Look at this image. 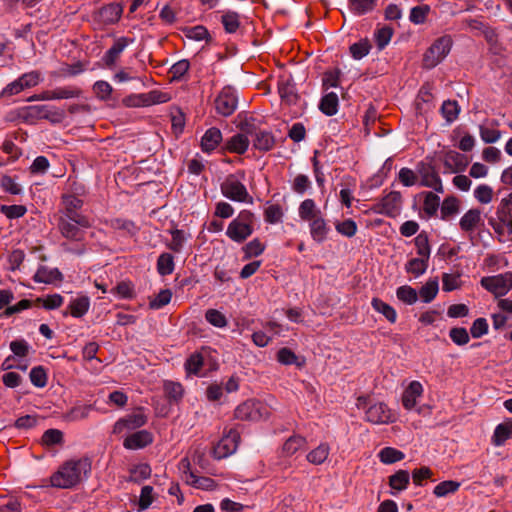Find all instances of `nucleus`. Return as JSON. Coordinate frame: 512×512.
Segmentation results:
<instances>
[{
  "label": "nucleus",
  "instance_id": "61",
  "mask_svg": "<svg viewBox=\"0 0 512 512\" xmlns=\"http://www.w3.org/2000/svg\"><path fill=\"white\" fill-rule=\"evenodd\" d=\"M430 12L428 5H418L411 9L409 20L414 24H423Z\"/></svg>",
  "mask_w": 512,
  "mask_h": 512
},
{
  "label": "nucleus",
  "instance_id": "3",
  "mask_svg": "<svg viewBox=\"0 0 512 512\" xmlns=\"http://www.w3.org/2000/svg\"><path fill=\"white\" fill-rule=\"evenodd\" d=\"M244 180L245 172L243 170L226 176L220 185L222 195L235 202L252 203L253 197L249 194Z\"/></svg>",
  "mask_w": 512,
  "mask_h": 512
},
{
  "label": "nucleus",
  "instance_id": "50",
  "mask_svg": "<svg viewBox=\"0 0 512 512\" xmlns=\"http://www.w3.org/2000/svg\"><path fill=\"white\" fill-rule=\"evenodd\" d=\"M460 112L459 105L455 100L444 101L441 106L442 116L448 123H452L458 118Z\"/></svg>",
  "mask_w": 512,
  "mask_h": 512
},
{
  "label": "nucleus",
  "instance_id": "29",
  "mask_svg": "<svg viewBox=\"0 0 512 512\" xmlns=\"http://www.w3.org/2000/svg\"><path fill=\"white\" fill-rule=\"evenodd\" d=\"M169 233L171 235V241L167 243V248L175 253H180L187 240L190 238V235L184 230L177 228L171 229Z\"/></svg>",
  "mask_w": 512,
  "mask_h": 512
},
{
  "label": "nucleus",
  "instance_id": "4",
  "mask_svg": "<svg viewBox=\"0 0 512 512\" xmlns=\"http://www.w3.org/2000/svg\"><path fill=\"white\" fill-rule=\"evenodd\" d=\"M255 215L250 210H241L228 225L226 235L236 243H243L254 232Z\"/></svg>",
  "mask_w": 512,
  "mask_h": 512
},
{
  "label": "nucleus",
  "instance_id": "20",
  "mask_svg": "<svg viewBox=\"0 0 512 512\" xmlns=\"http://www.w3.org/2000/svg\"><path fill=\"white\" fill-rule=\"evenodd\" d=\"M133 43L134 38L125 36L117 38L104 55V61L106 65L113 67L125 48Z\"/></svg>",
  "mask_w": 512,
  "mask_h": 512
},
{
  "label": "nucleus",
  "instance_id": "45",
  "mask_svg": "<svg viewBox=\"0 0 512 512\" xmlns=\"http://www.w3.org/2000/svg\"><path fill=\"white\" fill-rule=\"evenodd\" d=\"M428 261L429 259L423 257L412 258L406 263V271L414 275V277H419L426 272Z\"/></svg>",
  "mask_w": 512,
  "mask_h": 512
},
{
  "label": "nucleus",
  "instance_id": "40",
  "mask_svg": "<svg viewBox=\"0 0 512 512\" xmlns=\"http://www.w3.org/2000/svg\"><path fill=\"white\" fill-rule=\"evenodd\" d=\"M278 93L281 99L288 104H294L298 99L294 84L287 80L279 82Z\"/></svg>",
  "mask_w": 512,
  "mask_h": 512
},
{
  "label": "nucleus",
  "instance_id": "24",
  "mask_svg": "<svg viewBox=\"0 0 512 512\" xmlns=\"http://www.w3.org/2000/svg\"><path fill=\"white\" fill-rule=\"evenodd\" d=\"M298 214L301 220L310 222L314 219H317L322 215L321 210L317 207L315 201L313 199H305L302 201L298 208Z\"/></svg>",
  "mask_w": 512,
  "mask_h": 512
},
{
  "label": "nucleus",
  "instance_id": "49",
  "mask_svg": "<svg viewBox=\"0 0 512 512\" xmlns=\"http://www.w3.org/2000/svg\"><path fill=\"white\" fill-rule=\"evenodd\" d=\"M371 48H372V45H371L370 41L367 38H365V39H361L360 41L352 44L350 46L349 50H350L351 56L355 60H360L363 57H365L366 55H368Z\"/></svg>",
  "mask_w": 512,
  "mask_h": 512
},
{
  "label": "nucleus",
  "instance_id": "30",
  "mask_svg": "<svg viewBox=\"0 0 512 512\" xmlns=\"http://www.w3.org/2000/svg\"><path fill=\"white\" fill-rule=\"evenodd\" d=\"M339 99L336 93L329 92L325 94L319 103L320 111L327 115L333 116L338 112Z\"/></svg>",
  "mask_w": 512,
  "mask_h": 512
},
{
  "label": "nucleus",
  "instance_id": "44",
  "mask_svg": "<svg viewBox=\"0 0 512 512\" xmlns=\"http://www.w3.org/2000/svg\"><path fill=\"white\" fill-rule=\"evenodd\" d=\"M163 389L167 398L174 402L180 401L184 394V388L179 382L167 380L164 382Z\"/></svg>",
  "mask_w": 512,
  "mask_h": 512
},
{
  "label": "nucleus",
  "instance_id": "27",
  "mask_svg": "<svg viewBox=\"0 0 512 512\" xmlns=\"http://www.w3.org/2000/svg\"><path fill=\"white\" fill-rule=\"evenodd\" d=\"M512 438V419H508L496 426L492 442L496 446L503 445L508 439Z\"/></svg>",
  "mask_w": 512,
  "mask_h": 512
},
{
  "label": "nucleus",
  "instance_id": "19",
  "mask_svg": "<svg viewBox=\"0 0 512 512\" xmlns=\"http://www.w3.org/2000/svg\"><path fill=\"white\" fill-rule=\"evenodd\" d=\"M154 440L153 434L148 430H139L129 434L123 441L124 448L128 450L143 449Z\"/></svg>",
  "mask_w": 512,
  "mask_h": 512
},
{
  "label": "nucleus",
  "instance_id": "56",
  "mask_svg": "<svg viewBox=\"0 0 512 512\" xmlns=\"http://www.w3.org/2000/svg\"><path fill=\"white\" fill-rule=\"evenodd\" d=\"M335 229L342 236L352 238L353 236L356 235L358 227L354 220L345 219L341 222H337L335 224Z\"/></svg>",
  "mask_w": 512,
  "mask_h": 512
},
{
  "label": "nucleus",
  "instance_id": "13",
  "mask_svg": "<svg viewBox=\"0 0 512 512\" xmlns=\"http://www.w3.org/2000/svg\"><path fill=\"white\" fill-rule=\"evenodd\" d=\"M123 13L122 6L118 3H109L93 14V21L99 28L116 24Z\"/></svg>",
  "mask_w": 512,
  "mask_h": 512
},
{
  "label": "nucleus",
  "instance_id": "12",
  "mask_svg": "<svg viewBox=\"0 0 512 512\" xmlns=\"http://www.w3.org/2000/svg\"><path fill=\"white\" fill-rule=\"evenodd\" d=\"M239 442V432L236 429H229V431L226 432L223 435V437L218 441V443L214 446V458L220 460L232 455L237 450Z\"/></svg>",
  "mask_w": 512,
  "mask_h": 512
},
{
  "label": "nucleus",
  "instance_id": "18",
  "mask_svg": "<svg viewBox=\"0 0 512 512\" xmlns=\"http://www.w3.org/2000/svg\"><path fill=\"white\" fill-rule=\"evenodd\" d=\"M468 159L465 155L449 150L443 156V165L447 173H459L465 171L468 166Z\"/></svg>",
  "mask_w": 512,
  "mask_h": 512
},
{
  "label": "nucleus",
  "instance_id": "11",
  "mask_svg": "<svg viewBox=\"0 0 512 512\" xmlns=\"http://www.w3.org/2000/svg\"><path fill=\"white\" fill-rule=\"evenodd\" d=\"M489 224L499 236L506 233L512 234V209L509 208L506 201H500L496 210V217L489 219Z\"/></svg>",
  "mask_w": 512,
  "mask_h": 512
},
{
  "label": "nucleus",
  "instance_id": "36",
  "mask_svg": "<svg viewBox=\"0 0 512 512\" xmlns=\"http://www.w3.org/2000/svg\"><path fill=\"white\" fill-rule=\"evenodd\" d=\"M186 481L195 488L211 491L217 486L214 479L205 476H196L193 472H189Z\"/></svg>",
  "mask_w": 512,
  "mask_h": 512
},
{
  "label": "nucleus",
  "instance_id": "26",
  "mask_svg": "<svg viewBox=\"0 0 512 512\" xmlns=\"http://www.w3.org/2000/svg\"><path fill=\"white\" fill-rule=\"evenodd\" d=\"M249 147V140L244 134H236L225 143V150L230 153L244 154Z\"/></svg>",
  "mask_w": 512,
  "mask_h": 512
},
{
  "label": "nucleus",
  "instance_id": "48",
  "mask_svg": "<svg viewBox=\"0 0 512 512\" xmlns=\"http://www.w3.org/2000/svg\"><path fill=\"white\" fill-rule=\"evenodd\" d=\"M204 364V358L201 353L195 352L189 356L184 366L188 375H198Z\"/></svg>",
  "mask_w": 512,
  "mask_h": 512
},
{
  "label": "nucleus",
  "instance_id": "62",
  "mask_svg": "<svg viewBox=\"0 0 512 512\" xmlns=\"http://www.w3.org/2000/svg\"><path fill=\"white\" fill-rule=\"evenodd\" d=\"M153 487L150 485L143 486L141 489L139 501H138V511H144L153 503L154 495H153Z\"/></svg>",
  "mask_w": 512,
  "mask_h": 512
},
{
  "label": "nucleus",
  "instance_id": "16",
  "mask_svg": "<svg viewBox=\"0 0 512 512\" xmlns=\"http://www.w3.org/2000/svg\"><path fill=\"white\" fill-rule=\"evenodd\" d=\"M417 171L421 179V186L432 188L437 193L444 192L442 180L433 166L420 163Z\"/></svg>",
  "mask_w": 512,
  "mask_h": 512
},
{
  "label": "nucleus",
  "instance_id": "8",
  "mask_svg": "<svg viewBox=\"0 0 512 512\" xmlns=\"http://www.w3.org/2000/svg\"><path fill=\"white\" fill-rule=\"evenodd\" d=\"M402 203L403 200L401 193L398 191H391L374 204L371 210L374 213L395 218L401 213Z\"/></svg>",
  "mask_w": 512,
  "mask_h": 512
},
{
  "label": "nucleus",
  "instance_id": "38",
  "mask_svg": "<svg viewBox=\"0 0 512 512\" xmlns=\"http://www.w3.org/2000/svg\"><path fill=\"white\" fill-rule=\"evenodd\" d=\"M371 305L376 312L381 313L390 323L396 322L397 313L391 305L379 298H373Z\"/></svg>",
  "mask_w": 512,
  "mask_h": 512
},
{
  "label": "nucleus",
  "instance_id": "51",
  "mask_svg": "<svg viewBox=\"0 0 512 512\" xmlns=\"http://www.w3.org/2000/svg\"><path fill=\"white\" fill-rule=\"evenodd\" d=\"M415 247L419 257L430 258V245L428 235L425 232L419 233L414 239Z\"/></svg>",
  "mask_w": 512,
  "mask_h": 512
},
{
  "label": "nucleus",
  "instance_id": "32",
  "mask_svg": "<svg viewBox=\"0 0 512 512\" xmlns=\"http://www.w3.org/2000/svg\"><path fill=\"white\" fill-rule=\"evenodd\" d=\"M307 445V440L305 437L300 435H292L290 436L282 446V453L285 456H292L297 451L303 449Z\"/></svg>",
  "mask_w": 512,
  "mask_h": 512
},
{
  "label": "nucleus",
  "instance_id": "52",
  "mask_svg": "<svg viewBox=\"0 0 512 512\" xmlns=\"http://www.w3.org/2000/svg\"><path fill=\"white\" fill-rule=\"evenodd\" d=\"M396 296L400 301L408 305L414 304L418 299L417 291L409 285L400 286L396 290Z\"/></svg>",
  "mask_w": 512,
  "mask_h": 512
},
{
  "label": "nucleus",
  "instance_id": "63",
  "mask_svg": "<svg viewBox=\"0 0 512 512\" xmlns=\"http://www.w3.org/2000/svg\"><path fill=\"white\" fill-rule=\"evenodd\" d=\"M475 199L481 204H488L493 199V189L487 184H481L474 190Z\"/></svg>",
  "mask_w": 512,
  "mask_h": 512
},
{
  "label": "nucleus",
  "instance_id": "15",
  "mask_svg": "<svg viewBox=\"0 0 512 512\" xmlns=\"http://www.w3.org/2000/svg\"><path fill=\"white\" fill-rule=\"evenodd\" d=\"M365 420L372 424H389L395 421V415L385 403L377 402L366 409Z\"/></svg>",
  "mask_w": 512,
  "mask_h": 512
},
{
  "label": "nucleus",
  "instance_id": "33",
  "mask_svg": "<svg viewBox=\"0 0 512 512\" xmlns=\"http://www.w3.org/2000/svg\"><path fill=\"white\" fill-rule=\"evenodd\" d=\"M93 409L94 407L91 404H78L68 410L64 417L70 422L84 420L89 417Z\"/></svg>",
  "mask_w": 512,
  "mask_h": 512
},
{
  "label": "nucleus",
  "instance_id": "6",
  "mask_svg": "<svg viewBox=\"0 0 512 512\" xmlns=\"http://www.w3.org/2000/svg\"><path fill=\"white\" fill-rule=\"evenodd\" d=\"M84 201L74 194L65 193L61 196L57 219H74L81 225H86L88 216L81 212Z\"/></svg>",
  "mask_w": 512,
  "mask_h": 512
},
{
  "label": "nucleus",
  "instance_id": "42",
  "mask_svg": "<svg viewBox=\"0 0 512 512\" xmlns=\"http://www.w3.org/2000/svg\"><path fill=\"white\" fill-rule=\"evenodd\" d=\"M424 201H423V211L428 217H433L436 215L439 205L440 198L433 192H423Z\"/></svg>",
  "mask_w": 512,
  "mask_h": 512
},
{
  "label": "nucleus",
  "instance_id": "23",
  "mask_svg": "<svg viewBox=\"0 0 512 512\" xmlns=\"http://www.w3.org/2000/svg\"><path fill=\"white\" fill-rule=\"evenodd\" d=\"M308 223L311 238L317 243H323L330 232V227L324 216L314 219Z\"/></svg>",
  "mask_w": 512,
  "mask_h": 512
},
{
  "label": "nucleus",
  "instance_id": "43",
  "mask_svg": "<svg viewBox=\"0 0 512 512\" xmlns=\"http://www.w3.org/2000/svg\"><path fill=\"white\" fill-rule=\"evenodd\" d=\"M175 268L174 257L170 253H162L157 259V271L162 276L173 273Z\"/></svg>",
  "mask_w": 512,
  "mask_h": 512
},
{
  "label": "nucleus",
  "instance_id": "41",
  "mask_svg": "<svg viewBox=\"0 0 512 512\" xmlns=\"http://www.w3.org/2000/svg\"><path fill=\"white\" fill-rule=\"evenodd\" d=\"M379 460L383 464H393L405 458V454L393 447H384L378 453Z\"/></svg>",
  "mask_w": 512,
  "mask_h": 512
},
{
  "label": "nucleus",
  "instance_id": "9",
  "mask_svg": "<svg viewBox=\"0 0 512 512\" xmlns=\"http://www.w3.org/2000/svg\"><path fill=\"white\" fill-rule=\"evenodd\" d=\"M148 421L143 408H137L132 413L118 419L113 425L112 433L122 435L143 427Z\"/></svg>",
  "mask_w": 512,
  "mask_h": 512
},
{
  "label": "nucleus",
  "instance_id": "60",
  "mask_svg": "<svg viewBox=\"0 0 512 512\" xmlns=\"http://www.w3.org/2000/svg\"><path fill=\"white\" fill-rule=\"evenodd\" d=\"M283 210L279 204H270L265 208L264 219L267 223L275 224L281 221Z\"/></svg>",
  "mask_w": 512,
  "mask_h": 512
},
{
  "label": "nucleus",
  "instance_id": "58",
  "mask_svg": "<svg viewBox=\"0 0 512 512\" xmlns=\"http://www.w3.org/2000/svg\"><path fill=\"white\" fill-rule=\"evenodd\" d=\"M82 90L76 86H65L54 89L55 100L78 98Z\"/></svg>",
  "mask_w": 512,
  "mask_h": 512
},
{
  "label": "nucleus",
  "instance_id": "53",
  "mask_svg": "<svg viewBox=\"0 0 512 512\" xmlns=\"http://www.w3.org/2000/svg\"><path fill=\"white\" fill-rule=\"evenodd\" d=\"M460 487L457 481L447 480L437 484L433 490L436 497H445L448 494L455 493Z\"/></svg>",
  "mask_w": 512,
  "mask_h": 512
},
{
  "label": "nucleus",
  "instance_id": "57",
  "mask_svg": "<svg viewBox=\"0 0 512 512\" xmlns=\"http://www.w3.org/2000/svg\"><path fill=\"white\" fill-rule=\"evenodd\" d=\"M393 36V29L384 26L379 29H377L374 33L375 42L379 50L384 49L388 43L390 42L391 38Z\"/></svg>",
  "mask_w": 512,
  "mask_h": 512
},
{
  "label": "nucleus",
  "instance_id": "21",
  "mask_svg": "<svg viewBox=\"0 0 512 512\" xmlns=\"http://www.w3.org/2000/svg\"><path fill=\"white\" fill-rule=\"evenodd\" d=\"M423 391V386L419 381H411L402 394L403 407L406 410H412L417 404V399L422 396Z\"/></svg>",
  "mask_w": 512,
  "mask_h": 512
},
{
  "label": "nucleus",
  "instance_id": "28",
  "mask_svg": "<svg viewBox=\"0 0 512 512\" xmlns=\"http://www.w3.org/2000/svg\"><path fill=\"white\" fill-rule=\"evenodd\" d=\"M460 211V201L455 196L446 197L440 208L441 219L444 221L450 220L452 217L457 215Z\"/></svg>",
  "mask_w": 512,
  "mask_h": 512
},
{
  "label": "nucleus",
  "instance_id": "2",
  "mask_svg": "<svg viewBox=\"0 0 512 512\" xmlns=\"http://www.w3.org/2000/svg\"><path fill=\"white\" fill-rule=\"evenodd\" d=\"M91 227L90 219L86 218V225L78 224L74 219H57V228L63 238L68 241L79 243L77 249H71L66 244H62L65 251L76 254H83L85 247L82 242L85 240L86 229Z\"/></svg>",
  "mask_w": 512,
  "mask_h": 512
},
{
  "label": "nucleus",
  "instance_id": "39",
  "mask_svg": "<svg viewBox=\"0 0 512 512\" xmlns=\"http://www.w3.org/2000/svg\"><path fill=\"white\" fill-rule=\"evenodd\" d=\"M410 482V475L407 470H398L389 477V486L396 491L405 490Z\"/></svg>",
  "mask_w": 512,
  "mask_h": 512
},
{
  "label": "nucleus",
  "instance_id": "35",
  "mask_svg": "<svg viewBox=\"0 0 512 512\" xmlns=\"http://www.w3.org/2000/svg\"><path fill=\"white\" fill-rule=\"evenodd\" d=\"M329 453V445L327 443H320L315 449L311 450L307 454L306 459L313 465H321L327 460Z\"/></svg>",
  "mask_w": 512,
  "mask_h": 512
},
{
  "label": "nucleus",
  "instance_id": "10",
  "mask_svg": "<svg viewBox=\"0 0 512 512\" xmlns=\"http://www.w3.org/2000/svg\"><path fill=\"white\" fill-rule=\"evenodd\" d=\"M480 284L495 297L504 296L512 289V272L483 277Z\"/></svg>",
  "mask_w": 512,
  "mask_h": 512
},
{
  "label": "nucleus",
  "instance_id": "47",
  "mask_svg": "<svg viewBox=\"0 0 512 512\" xmlns=\"http://www.w3.org/2000/svg\"><path fill=\"white\" fill-rule=\"evenodd\" d=\"M377 0H349V8L356 15H363L372 11Z\"/></svg>",
  "mask_w": 512,
  "mask_h": 512
},
{
  "label": "nucleus",
  "instance_id": "17",
  "mask_svg": "<svg viewBox=\"0 0 512 512\" xmlns=\"http://www.w3.org/2000/svg\"><path fill=\"white\" fill-rule=\"evenodd\" d=\"M242 130L253 137V146L257 150L266 152L275 145L274 135L270 131L262 129L251 130L246 127H242Z\"/></svg>",
  "mask_w": 512,
  "mask_h": 512
},
{
  "label": "nucleus",
  "instance_id": "54",
  "mask_svg": "<svg viewBox=\"0 0 512 512\" xmlns=\"http://www.w3.org/2000/svg\"><path fill=\"white\" fill-rule=\"evenodd\" d=\"M206 321L214 327L224 328L228 321L226 316L217 309H208L205 313Z\"/></svg>",
  "mask_w": 512,
  "mask_h": 512
},
{
  "label": "nucleus",
  "instance_id": "55",
  "mask_svg": "<svg viewBox=\"0 0 512 512\" xmlns=\"http://www.w3.org/2000/svg\"><path fill=\"white\" fill-rule=\"evenodd\" d=\"M31 383L38 387L43 388L47 385V373L43 366L33 367L29 373Z\"/></svg>",
  "mask_w": 512,
  "mask_h": 512
},
{
  "label": "nucleus",
  "instance_id": "34",
  "mask_svg": "<svg viewBox=\"0 0 512 512\" xmlns=\"http://www.w3.org/2000/svg\"><path fill=\"white\" fill-rule=\"evenodd\" d=\"M498 126V121L492 120L489 124H482L479 126V133L481 139L485 143H495L501 137V132L494 127Z\"/></svg>",
  "mask_w": 512,
  "mask_h": 512
},
{
  "label": "nucleus",
  "instance_id": "1",
  "mask_svg": "<svg viewBox=\"0 0 512 512\" xmlns=\"http://www.w3.org/2000/svg\"><path fill=\"white\" fill-rule=\"evenodd\" d=\"M91 471V462L88 458L66 461L50 476V485L55 488L69 489L76 486L82 476Z\"/></svg>",
  "mask_w": 512,
  "mask_h": 512
},
{
  "label": "nucleus",
  "instance_id": "31",
  "mask_svg": "<svg viewBox=\"0 0 512 512\" xmlns=\"http://www.w3.org/2000/svg\"><path fill=\"white\" fill-rule=\"evenodd\" d=\"M221 23L227 33H236L242 29L241 16L234 11L224 12L221 16Z\"/></svg>",
  "mask_w": 512,
  "mask_h": 512
},
{
  "label": "nucleus",
  "instance_id": "46",
  "mask_svg": "<svg viewBox=\"0 0 512 512\" xmlns=\"http://www.w3.org/2000/svg\"><path fill=\"white\" fill-rule=\"evenodd\" d=\"M439 290L438 280L431 279L427 281L420 289L419 295L423 302L430 303L435 299Z\"/></svg>",
  "mask_w": 512,
  "mask_h": 512
},
{
  "label": "nucleus",
  "instance_id": "25",
  "mask_svg": "<svg viewBox=\"0 0 512 512\" xmlns=\"http://www.w3.org/2000/svg\"><path fill=\"white\" fill-rule=\"evenodd\" d=\"M221 140V131L216 127L209 128L201 139L202 151L206 153L212 152L220 144Z\"/></svg>",
  "mask_w": 512,
  "mask_h": 512
},
{
  "label": "nucleus",
  "instance_id": "22",
  "mask_svg": "<svg viewBox=\"0 0 512 512\" xmlns=\"http://www.w3.org/2000/svg\"><path fill=\"white\" fill-rule=\"evenodd\" d=\"M482 223V213L478 208H471L461 217L460 229L466 233H472Z\"/></svg>",
  "mask_w": 512,
  "mask_h": 512
},
{
  "label": "nucleus",
  "instance_id": "14",
  "mask_svg": "<svg viewBox=\"0 0 512 512\" xmlns=\"http://www.w3.org/2000/svg\"><path fill=\"white\" fill-rule=\"evenodd\" d=\"M237 103L236 92L229 86L224 87L214 101L217 113L224 117H228L235 112Z\"/></svg>",
  "mask_w": 512,
  "mask_h": 512
},
{
  "label": "nucleus",
  "instance_id": "7",
  "mask_svg": "<svg viewBox=\"0 0 512 512\" xmlns=\"http://www.w3.org/2000/svg\"><path fill=\"white\" fill-rule=\"evenodd\" d=\"M234 415L243 421H259L268 418L269 409L260 401L247 400L236 407Z\"/></svg>",
  "mask_w": 512,
  "mask_h": 512
},
{
  "label": "nucleus",
  "instance_id": "5",
  "mask_svg": "<svg viewBox=\"0 0 512 512\" xmlns=\"http://www.w3.org/2000/svg\"><path fill=\"white\" fill-rule=\"evenodd\" d=\"M453 40L450 35H443L437 38L425 51L422 65L425 69H432L440 64L450 53Z\"/></svg>",
  "mask_w": 512,
  "mask_h": 512
},
{
  "label": "nucleus",
  "instance_id": "64",
  "mask_svg": "<svg viewBox=\"0 0 512 512\" xmlns=\"http://www.w3.org/2000/svg\"><path fill=\"white\" fill-rule=\"evenodd\" d=\"M291 188L295 193L302 195L311 188V181L307 175L298 174L293 179Z\"/></svg>",
  "mask_w": 512,
  "mask_h": 512
},
{
  "label": "nucleus",
  "instance_id": "37",
  "mask_svg": "<svg viewBox=\"0 0 512 512\" xmlns=\"http://www.w3.org/2000/svg\"><path fill=\"white\" fill-rule=\"evenodd\" d=\"M90 307V301L87 296H80L70 302L68 305L71 316L80 318L84 316Z\"/></svg>",
  "mask_w": 512,
  "mask_h": 512
},
{
  "label": "nucleus",
  "instance_id": "59",
  "mask_svg": "<svg viewBox=\"0 0 512 512\" xmlns=\"http://www.w3.org/2000/svg\"><path fill=\"white\" fill-rule=\"evenodd\" d=\"M60 276V272L57 269L48 271L44 266H41L36 271L33 279L37 283H50Z\"/></svg>",
  "mask_w": 512,
  "mask_h": 512
}]
</instances>
